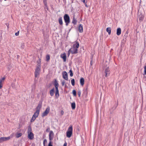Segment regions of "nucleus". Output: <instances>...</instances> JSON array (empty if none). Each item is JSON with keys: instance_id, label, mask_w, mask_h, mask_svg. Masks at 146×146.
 <instances>
[{"instance_id": "nucleus-6", "label": "nucleus", "mask_w": 146, "mask_h": 146, "mask_svg": "<svg viewBox=\"0 0 146 146\" xmlns=\"http://www.w3.org/2000/svg\"><path fill=\"white\" fill-rule=\"evenodd\" d=\"M40 65H38V66L36 67L35 72V77H38L39 76L40 72Z\"/></svg>"}, {"instance_id": "nucleus-30", "label": "nucleus", "mask_w": 146, "mask_h": 146, "mask_svg": "<svg viewBox=\"0 0 146 146\" xmlns=\"http://www.w3.org/2000/svg\"><path fill=\"white\" fill-rule=\"evenodd\" d=\"M72 93L74 96H76V92L75 90H73L72 91Z\"/></svg>"}, {"instance_id": "nucleus-42", "label": "nucleus", "mask_w": 146, "mask_h": 146, "mask_svg": "<svg viewBox=\"0 0 146 146\" xmlns=\"http://www.w3.org/2000/svg\"><path fill=\"white\" fill-rule=\"evenodd\" d=\"M127 35H126V34H125L123 37V38H124L125 39H126V38L127 37Z\"/></svg>"}, {"instance_id": "nucleus-52", "label": "nucleus", "mask_w": 146, "mask_h": 146, "mask_svg": "<svg viewBox=\"0 0 146 146\" xmlns=\"http://www.w3.org/2000/svg\"><path fill=\"white\" fill-rule=\"evenodd\" d=\"M6 0H4V1H6Z\"/></svg>"}, {"instance_id": "nucleus-5", "label": "nucleus", "mask_w": 146, "mask_h": 146, "mask_svg": "<svg viewBox=\"0 0 146 146\" xmlns=\"http://www.w3.org/2000/svg\"><path fill=\"white\" fill-rule=\"evenodd\" d=\"M64 19L66 23V25L67 26L70 22V18L69 15L67 14L64 15Z\"/></svg>"}, {"instance_id": "nucleus-26", "label": "nucleus", "mask_w": 146, "mask_h": 146, "mask_svg": "<svg viewBox=\"0 0 146 146\" xmlns=\"http://www.w3.org/2000/svg\"><path fill=\"white\" fill-rule=\"evenodd\" d=\"M50 59V56L49 54H47L46 56V60L47 61H48Z\"/></svg>"}, {"instance_id": "nucleus-25", "label": "nucleus", "mask_w": 146, "mask_h": 146, "mask_svg": "<svg viewBox=\"0 0 146 146\" xmlns=\"http://www.w3.org/2000/svg\"><path fill=\"white\" fill-rule=\"evenodd\" d=\"M58 21L60 24V25H62L63 24V22L62 17H59L58 19Z\"/></svg>"}, {"instance_id": "nucleus-8", "label": "nucleus", "mask_w": 146, "mask_h": 146, "mask_svg": "<svg viewBox=\"0 0 146 146\" xmlns=\"http://www.w3.org/2000/svg\"><path fill=\"white\" fill-rule=\"evenodd\" d=\"M63 78L65 80H68V74L66 71H63L62 73Z\"/></svg>"}, {"instance_id": "nucleus-10", "label": "nucleus", "mask_w": 146, "mask_h": 146, "mask_svg": "<svg viewBox=\"0 0 146 146\" xmlns=\"http://www.w3.org/2000/svg\"><path fill=\"white\" fill-rule=\"evenodd\" d=\"M27 137L28 138L31 140H32L34 138V135L32 132L27 133Z\"/></svg>"}, {"instance_id": "nucleus-16", "label": "nucleus", "mask_w": 146, "mask_h": 146, "mask_svg": "<svg viewBox=\"0 0 146 146\" xmlns=\"http://www.w3.org/2000/svg\"><path fill=\"white\" fill-rule=\"evenodd\" d=\"M138 18L140 21H143L144 18V16L142 15H139L138 16Z\"/></svg>"}, {"instance_id": "nucleus-11", "label": "nucleus", "mask_w": 146, "mask_h": 146, "mask_svg": "<svg viewBox=\"0 0 146 146\" xmlns=\"http://www.w3.org/2000/svg\"><path fill=\"white\" fill-rule=\"evenodd\" d=\"M54 133L52 131H50L49 134V139L50 141H51L52 140L53 138Z\"/></svg>"}, {"instance_id": "nucleus-31", "label": "nucleus", "mask_w": 146, "mask_h": 146, "mask_svg": "<svg viewBox=\"0 0 146 146\" xmlns=\"http://www.w3.org/2000/svg\"><path fill=\"white\" fill-rule=\"evenodd\" d=\"M69 72L70 73V76H73V74L72 73V70L70 69L69 70Z\"/></svg>"}, {"instance_id": "nucleus-7", "label": "nucleus", "mask_w": 146, "mask_h": 146, "mask_svg": "<svg viewBox=\"0 0 146 146\" xmlns=\"http://www.w3.org/2000/svg\"><path fill=\"white\" fill-rule=\"evenodd\" d=\"M12 137L9 136L7 137H1L0 138V143L9 140Z\"/></svg>"}, {"instance_id": "nucleus-14", "label": "nucleus", "mask_w": 146, "mask_h": 146, "mask_svg": "<svg viewBox=\"0 0 146 146\" xmlns=\"http://www.w3.org/2000/svg\"><path fill=\"white\" fill-rule=\"evenodd\" d=\"M42 107V104L41 103H39L38 106L36 108V111H38L39 112L40 111V108H41Z\"/></svg>"}, {"instance_id": "nucleus-34", "label": "nucleus", "mask_w": 146, "mask_h": 146, "mask_svg": "<svg viewBox=\"0 0 146 146\" xmlns=\"http://www.w3.org/2000/svg\"><path fill=\"white\" fill-rule=\"evenodd\" d=\"M81 94V91L80 90H79L78 92V94L79 97H80Z\"/></svg>"}, {"instance_id": "nucleus-15", "label": "nucleus", "mask_w": 146, "mask_h": 146, "mask_svg": "<svg viewBox=\"0 0 146 146\" xmlns=\"http://www.w3.org/2000/svg\"><path fill=\"white\" fill-rule=\"evenodd\" d=\"M42 107V104L41 103H39L38 106L36 108V111H38L39 112L40 111V108H41Z\"/></svg>"}, {"instance_id": "nucleus-20", "label": "nucleus", "mask_w": 146, "mask_h": 146, "mask_svg": "<svg viewBox=\"0 0 146 146\" xmlns=\"http://www.w3.org/2000/svg\"><path fill=\"white\" fill-rule=\"evenodd\" d=\"M77 22V21L76 19H75L74 16L73 17V19L72 21V23H73L74 25H76V24Z\"/></svg>"}, {"instance_id": "nucleus-28", "label": "nucleus", "mask_w": 146, "mask_h": 146, "mask_svg": "<svg viewBox=\"0 0 146 146\" xmlns=\"http://www.w3.org/2000/svg\"><path fill=\"white\" fill-rule=\"evenodd\" d=\"M71 82L72 85L73 86H74V85H75V80L74 79H73L71 80Z\"/></svg>"}, {"instance_id": "nucleus-24", "label": "nucleus", "mask_w": 146, "mask_h": 146, "mask_svg": "<svg viewBox=\"0 0 146 146\" xmlns=\"http://www.w3.org/2000/svg\"><path fill=\"white\" fill-rule=\"evenodd\" d=\"M106 31L108 33L109 35H110L111 33V29L110 27H108L106 29Z\"/></svg>"}, {"instance_id": "nucleus-21", "label": "nucleus", "mask_w": 146, "mask_h": 146, "mask_svg": "<svg viewBox=\"0 0 146 146\" xmlns=\"http://www.w3.org/2000/svg\"><path fill=\"white\" fill-rule=\"evenodd\" d=\"M80 82L81 85L83 86L84 84V79L83 78H81L80 80Z\"/></svg>"}, {"instance_id": "nucleus-39", "label": "nucleus", "mask_w": 146, "mask_h": 146, "mask_svg": "<svg viewBox=\"0 0 146 146\" xmlns=\"http://www.w3.org/2000/svg\"><path fill=\"white\" fill-rule=\"evenodd\" d=\"M19 32L18 31L15 33V35L16 36H17L19 35Z\"/></svg>"}, {"instance_id": "nucleus-38", "label": "nucleus", "mask_w": 146, "mask_h": 146, "mask_svg": "<svg viewBox=\"0 0 146 146\" xmlns=\"http://www.w3.org/2000/svg\"><path fill=\"white\" fill-rule=\"evenodd\" d=\"M62 85L64 86L65 84V81L64 80L62 82Z\"/></svg>"}, {"instance_id": "nucleus-12", "label": "nucleus", "mask_w": 146, "mask_h": 146, "mask_svg": "<svg viewBox=\"0 0 146 146\" xmlns=\"http://www.w3.org/2000/svg\"><path fill=\"white\" fill-rule=\"evenodd\" d=\"M60 57L63 59L64 62L66 61V54L65 53L61 54L60 56Z\"/></svg>"}, {"instance_id": "nucleus-19", "label": "nucleus", "mask_w": 146, "mask_h": 146, "mask_svg": "<svg viewBox=\"0 0 146 146\" xmlns=\"http://www.w3.org/2000/svg\"><path fill=\"white\" fill-rule=\"evenodd\" d=\"M32 129L31 127V125H29L28 126L27 133H30V132L31 133V132H32Z\"/></svg>"}, {"instance_id": "nucleus-43", "label": "nucleus", "mask_w": 146, "mask_h": 146, "mask_svg": "<svg viewBox=\"0 0 146 146\" xmlns=\"http://www.w3.org/2000/svg\"><path fill=\"white\" fill-rule=\"evenodd\" d=\"M61 114L62 115H63L64 114V111L63 110H62L61 111Z\"/></svg>"}, {"instance_id": "nucleus-41", "label": "nucleus", "mask_w": 146, "mask_h": 146, "mask_svg": "<svg viewBox=\"0 0 146 146\" xmlns=\"http://www.w3.org/2000/svg\"><path fill=\"white\" fill-rule=\"evenodd\" d=\"M67 143L66 142H65V143H64V144L63 145V146H67Z\"/></svg>"}, {"instance_id": "nucleus-2", "label": "nucleus", "mask_w": 146, "mask_h": 146, "mask_svg": "<svg viewBox=\"0 0 146 146\" xmlns=\"http://www.w3.org/2000/svg\"><path fill=\"white\" fill-rule=\"evenodd\" d=\"M110 70L108 66L104 65L103 69V74L106 77H107L110 76Z\"/></svg>"}, {"instance_id": "nucleus-51", "label": "nucleus", "mask_w": 146, "mask_h": 146, "mask_svg": "<svg viewBox=\"0 0 146 146\" xmlns=\"http://www.w3.org/2000/svg\"><path fill=\"white\" fill-rule=\"evenodd\" d=\"M39 62H40V61ZM37 62L38 63V64H39V62L37 61Z\"/></svg>"}, {"instance_id": "nucleus-33", "label": "nucleus", "mask_w": 146, "mask_h": 146, "mask_svg": "<svg viewBox=\"0 0 146 146\" xmlns=\"http://www.w3.org/2000/svg\"><path fill=\"white\" fill-rule=\"evenodd\" d=\"M47 143V140L46 139H45L43 141V144L44 146H45V143Z\"/></svg>"}, {"instance_id": "nucleus-4", "label": "nucleus", "mask_w": 146, "mask_h": 146, "mask_svg": "<svg viewBox=\"0 0 146 146\" xmlns=\"http://www.w3.org/2000/svg\"><path fill=\"white\" fill-rule=\"evenodd\" d=\"M72 126L70 125L66 133V136L68 138H70L71 137L72 133Z\"/></svg>"}, {"instance_id": "nucleus-46", "label": "nucleus", "mask_w": 146, "mask_h": 146, "mask_svg": "<svg viewBox=\"0 0 146 146\" xmlns=\"http://www.w3.org/2000/svg\"><path fill=\"white\" fill-rule=\"evenodd\" d=\"M63 2L65 3H66V0H63Z\"/></svg>"}, {"instance_id": "nucleus-47", "label": "nucleus", "mask_w": 146, "mask_h": 146, "mask_svg": "<svg viewBox=\"0 0 146 146\" xmlns=\"http://www.w3.org/2000/svg\"><path fill=\"white\" fill-rule=\"evenodd\" d=\"M144 78L145 79V80H146V76H144Z\"/></svg>"}, {"instance_id": "nucleus-17", "label": "nucleus", "mask_w": 146, "mask_h": 146, "mask_svg": "<svg viewBox=\"0 0 146 146\" xmlns=\"http://www.w3.org/2000/svg\"><path fill=\"white\" fill-rule=\"evenodd\" d=\"M121 29L120 28H118L117 30V35H119L121 34Z\"/></svg>"}, {"instance_id": "nucleus-50", "label": "nucleus", "mask_w": 146, "mask_h": 146, "mask_svg": "<svg viewBox=\"0 0 146 146\" xmlns=\"http://www.w3.org/2000/svg\"><path fill=\"white\" fill-rule=\"evenodd\" d=\"M127 34H128L127 31L126 32V33L125 34H126V35H127Z\"/></svg>"}, {"instance_id": "nucleus-49", "label": "nucleus", "mask_w": 146, "mask_h": 146, "mask_svg": "<svg viewBox=\"0 0 146 146\" xmlns=\"http://www.w3.org/2000/svg\"><path fill=\"white\" fill-rule=\"evenodd\" d=\"M85 5L86 7H88V6L86 4V3L85 4Z\"/></svg>"}, {"instance_id": "nucleus-1", "label": "nucleus", "mask_w": 146, "mask_h": 146, "mask_svg": "<svg viewBox=\"0 0 146 146\" xmlns=\"http://www.w3.org/2000/svg\"><path fill=\"white\" fill-rule=\"evenodd\" d=\"M79 46V44L78 42L76 41L72 47L69 50V52L72 54H76L78 53V48Z\"/></svg>"}, {"instance_id": "nucleus-37", "label": "nucleus", "mask_w": 146, "mask_h": 146, "mask_svg": "<svg viewBox=\"0 0 146 146\" xmlns=\"http://www.w3.org/2000/svg\"><path fill=\"white\" fill-rule=\"evenodd\" d=\"M50 128L49 127H48V128H47V129H46V131L47 132H48L49 131H50Z\"/></svg>"}, {"instance_id": "nucleus-27", "label": "nucleus", "mask_w": 146, "mask_h": 146, "mask_svg": "<svg viewBox=\"0 0 146 146\" xmlns=\"http://www.w3.org/2000/svg\"><path fill=\"white\" fill-rule=\"evenodd\" d=\"M22 133H17L16 135V137L17 138H19L22 135Z\"/></svg>"}, {"instance_id": "nucleus-40", "label": "nucleus", "mask_w": 146, "mask_h": 146, "mask_svg": "<svg viewBox=\"0 0 146 146\" xmlns=\"http://www.w3.org/2000/svg\"><path fill=\"white\" fill-rule=\"evenodd\" d=\"M1 85H2L1 80H0V89L2 87Z\"/></svg>"}, {"instance_id": "nucleus-13", "label": "nucleus", "mask_w": 146, "mask_h": 146, "mask_svg": "<svg viewBox=\"0 0 146 146\" xmlns=\"http://www.w3.org/2000/svg\"><path fill=\"white\" fill-rule=\"evenodd\" d=\"M78 30L80 33H82L83 32V27L81 24H80L78 27Z\"/></svg>"}, {"instance_id": "nucleus-48", "label": "nucleus", "mask_w": 146, "mask_h": 146, "mask_svg": "<svg viewBox=\"0 0 146 146\" xmlns=\"http://www.w3.org/2000/svg\"><path fill=\"white\" fill-rule=\"evenodd\" d=\"M92 60H91V62H90L91 64V65H92Z\"/></svg>"}, {"instance_id": "nucleus-36", "label": "nucleus", "mask_w": 146, "mask_h": 146, "mask_svg": "<svg viewBox=\"0 0 146 146\" xmlns=\"http://www.w3.org/2000/svg\"><path fill=\"white\" fill-rule=\"evenodd\" d=\"M81 1L83 2L84 3L86 4L87 2V0H81Z\"/></svg>"}, {"instance_id": "nucleus-32", "label": "nucleus", "mask_w": 146, "mask_h": 146, "mask_svg": "<svg viewBox=\"0 0 146 146\" xmlns=\"http://www.w3.org/2000/svg\"><path fill=\"white\" fill-rule=\"evenodd\" d=\"M146 74V66L144 68V73L143 75H145Z\"/></svg>"}, {"instance_id": "nucleus-29", "label": "nucleus", "mask_w": 146, "mask_h": 146, "mask_svg": "<svg viewBox=\"0 0 146 146\" xmlns=\"http://www.w3.org/2000/svg\"><path fill=\"white\" fill-rule=\"evenodd\" d=\"M36 118V117L33 116V117L31 119V122H33L35 119Z\"/></svg>"}, {"instance_id": "nucleus-22", "label": "nucleus", "mask_w": 146, "mask_h": 146, "mask_svg": "<svg viewBox=\"0 0 146 146\" xmlns=\"http://www.w3.org/2000/svg\"><path fill=\"white\" fill-rule=\"evenodd\" d=\"M39 112L38 111H36L35 113H34L33 116L36 118L38 115Z\"/></svg>"}, {"instance_id": "nucleus-3", "label": "nucleus", "mask_w": 146, "mask_h": 146, "mask_svg": "<svg viewBox=\"0 0 146 146\" xmlns=\"http://www.w3.org/2000/svg\"><path fill=\"white\" fill-rule=\"evenodd\" d=\"M56 88L55 96L57 98L59 96V90L58 89V87L59 84L57 81L55 80L54 82V84Z\"/></svg>"}, {"instance_id": "nucleus-9", "label": "nucleus", "mask_w": 146, "mask_h": 146, "mask_svg": "<svg viewBox=\"0 0 146 146\" xmlns=\"http://www.w3.org/2000/svg\"><path fill=\"white\" fill-rule=\"evenodd\" d=\"M50 111L49 108H47L45 111L42 113V116L43 117L44 116H46L49 113Z\"/></svg>"}, {"instance_id": "nucleus-35", "label": "nucleus", "mask_w": 146, "mask_h": 146, "mask_svg": "<svg viewBox=\"0 0 146 146\" xmlns=\"http://www.w3.org/2000/svg\"><path fill=\"white\" fill-rule=\"evenodd\" d=\"M52 141H50L48 145V146H53L52 144Z\"/></svg>"}, {"instance_id": "nucleus-23", "label": "nucleus", "mask_w": 146, "mask_h": 146, "mask_svg": "<svg viewBox=\"0 0 146 146\" xmlns=\"http://www.w3.org/2000/svg\"><path fill=\"white\" fill-rule=\"evenodd\" d=\"M71 106L72 109L74 110L76 108V104L74 102H73L71 104Z\"/></svg>"}, {"instance_id": "nucleus-44", "label": "nucleus", "mask_w": 146, "mask_h": 146, "mask_svg": "<svg viewBox=\"0 0 146 146\" xmlns=\"http://www.w3.org/2000/svg\"><path fill=\"white\" fill-rule=\"evenodd\" d=\"M5 78L3 77V78H2L1 79V82H2V81L4 80H5Z\"/></svg>"}, {"instance_id": "nucleus-18", "label": "nucleus", "mask_w": 146, "mask_h": 146, "mask_svg": "<svg viewBox=\"0 0 146 146\" xmlns=\"http://www.w3.org/2000/svg\"><path fill=\"white\" fill-rule=\"evenodd\" d=\"M54 88H53L50 91V94L51 96H52L54 95Z\"/></svg>"}, {"instance_id": "nucleus-45", "label": "nucleus", "mask_w": 146, "mask_h": 146, "mask_svg": "<svg viewBox=\"0 0 146 146\" xmlns=\"http://www.w3.org/2000/svg\"><path fill=\"white\" fill-rule=\"evenodd\" d=\"M71 53V52H69V50H68V56L70 54V53Z\"/></svg>"}]
</instances>
